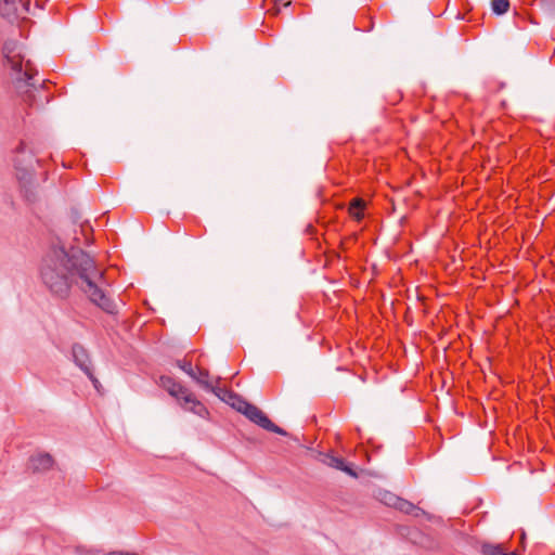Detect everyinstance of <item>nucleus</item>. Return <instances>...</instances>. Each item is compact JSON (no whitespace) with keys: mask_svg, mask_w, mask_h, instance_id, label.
Here are the masks:
<instances>
[{"mask_svg":"<svg viewBox=\"0 0 555 555\" xmlns=\"http://www.w3.org/2000/svg\"><path fill=\"white\" fill-rule=\"evenodd\" d=\"M39 279L47 292L55 299L66 300L77 286L90 301L109 314L118 312L117 305L105 292L108 282L104 271L81 248L52 245L39 264Z\"/></svg>","mask_w":555,"mask_h":555,"instance_id":"obj_1","label":"nucleus"},{"mask_svg":"<svg viewBox=\"0 0 555 555\" xmlns=\"http://www.w3.org/2000/svg\"><path fill=\"white\" fill-rule=\"evenodd\" d=\"M13 46L12 42H5L2 48L3 66L10 69L12 83L23 100L31 107H43L50 102L44 81L36 77L38 73L29 60L23 63L20 54H13Z\"/></svg>","mask_w":555,"mask_h":555,"instance_id":"obj_2","label":"nucleus"},{"mask_svg":"<svg viewBox=\"0 0 555 555\" xmlns=\"http://www.w3.org/2000/svg\"><path fill=\"white\" fill-rule=\"evenodd\" d=\"M159 386L164 388L171 397H173L180 406L192 412L203 418L208 416L207 408L186 387L176 382L170 376H160Z\"/></svg>","mask_w":555,"mask_h":555,"instance_id":"obj_3","label":"nucleus"},{"mask_svg":"<svg viewBox=\"0 0 555 555\" xmlns=\"http://www.w3.org/2000/svg\"><path fill=\"white\" fill-rule=\"evenodd\" d=\"M231 408H233L238 413L243 414L248 421L258 425L262 429L274 433L281 436H287V431L275 425L267 414L261 411L255 404L246 401L241 395L234 393L232 397H229V401L227 402Z\"/></svg>","mask_w":555,"mask_h":555,"instance_id":"obj_4","label":"nucleus"},{"mask_svg":"<svg viewBox=\"0 0 555 555\" xmlns=\"http://www.w3.org/2000/svg\"><path fill=\"white\" fill-rule=\"evenodd\" d=\"M37 162L33 152L23 142L20 143L13 157L18 181H28L34 178V164Z\"/></svg>","mask_w":555,"mask_h":555,"instance_id":"obj_5","label":"nucleus"},{"mask_svg":"<svg viewBox=\"0 0 555 555\" xmlns=\"http://www.w3.org/2000/svg\"><path fill=\"white\" fill-rule=\"evenodd\" d=\"M30 0H0V15L8 20L25 18L29 12Z\"/></svg>","mask_w":555,"mask_h":555,"instance_id":"obj_6","label":"nucleus"},{"mask_svg":"<svg viewBox=\"0 0 555 555\" xmlns=\"http://www.w3.org/2000/svg\"><path fill=\"white\" fill-rule=\"evenodd\" d=\"M72 360L85 374H89L93 370L89 351L79 343L72 345Z\"/></svg>","mask_w":555,"mask_h":555,"instance_id":"obj_7","label":"nucleus"},{"mask_svg":"<svg viewBox=\"0 0 555 555\" xmlns=\"http://www.w3.org/2000/svg\"><path fill=\"white\" fill-rule=\"evenodd\" d=\"M53 457L49 453H41L30 459V468L35 473H41L53 466Z\"/></svg>","mask_w":555,"mask_h":555,"instance_id":"obj_8","label":"nucleus"},{"mask_svg":"<svg viewBox=\"0 0 555 555\" xmlns=\"http://www.w3.org/2000/svg\"><path fill=\"white\" fill-rule=\"evenodd\" d=\"M323 462L327 466L341 470L353 478L358 477L357 472L349 464H347L343 457L325 455Z\"/></svg>","mask_w":555,"mask_h":555,"instance_id":"obj_9","label":"nucleus"},{"mask_svg":"<svg viewBox=\"0 0 555 555\" xmlns=\"http://www.w3.org/2000/svg\"><path fill=\"white\" fill-rule=\"evenodd\" d=\"M396 509L406 515H413L415 517H418L421 514H423V511L420 507L402 498H400L399 502L397 503Z\"/></svg>","mask_w":555,"mask_h":555,"instance_id":"obj_10","label":"nucleus"},{"mask_svg":"<svg viewBox=\"0 0 555 555\" xmlns=\"http://www.w3.org/2000/svg\"><path fill=\"white\" fill-rule=\"evenodd\" d=\"M482 555H515V552H506L502 545L485 542L480 545Z\"/></svg>","mask_w":555,"mask_h":555,"instance_id":"obj_11","label":"nucleus"},{"mask_svg":"<svg viewBox=\"0 0 555 555\" xmlns=\"http://www.w3.org/2000/svg\"><path fill=\"white\" fill-rule=\"evenodd\" d=\"M191 378L195 380L205 390H214V385L209 380V372L207 370L197 369V372L195 371V377Z\"/></svg>","mask_w":555,"mask_h":555,"instance_id":"obj_12","label":"nucleus"},{"mask_svg":"<svg viewBox=\"0 0 555 555\" xmlns=\"http://www.w3.org/2000/svg\"><path fill=\"white\" fill-rule=\"evenodd\" d=\"M20 182H21V185L23 189L25 199L30 204L36 203L38 201L39 196H38V192H37L36 188L33 185V179L28 180V181H20Z\"/></svg>","mask_w":555,"mask_h":555,"instance_id":"obj_13","label":"nucleus"},{"mask_svg":"<svg viewBox=\"0 0 555 555\" xmlns=\"http://www.w3.org/2000/svg\"><path fill=\"white\" fill-rule=\"evenodd\" d=\"M365 207V203L363 199L356 197L350 202L349 205V214L357 220H360L363 217V209Z\"/></svg>","mask_w":555,"mask_h":555,"instance_id":"obj_14","label":"nucleus"},{"mask_svg":"<svg viewBox=\"0 0 555 555\" xmlns=\"http://www.w3.org/2000/svg\"><path fill=\"white\" fill-rule=\"evenodd\" d=\"M267 5L271 4L268 9V12L272 14H279L281 12V7L287 8L292 4V0H264Z\"/></svg>","mask_w":555,"mask_h":555,"instance_id":"obj_15","label":"nucleus"},{"mask_svg":"<svg viewBox=\"0 0 555 555\" xmlns=\"http://www.w3.org/2000/svg\"><path fill=\"white\" fill-rule=\"evenodd\" d=\"M491 9L494 14L502 15L508 11L509 1L508 0H492Z\"/></svg>","mask_w":555,"mask_h":555,"instance_id":"obj_16","label":"nucleus"},{"mask_svg":"<svg viewBox=\"0 0 555 555\" xmlns=\"http://www.w3.org/2000/svg\"><path fill=\"white\" fill-rule=\"evenodd\" d=\"M400 496H397L396 494L385 491L384 493H380V501L390 507L396 508L397 503L399 502Z\"/></svg>","mask_w":555,"mask_h":555,"instance_id":"obj_17","label":"nucleus"},{"mask_svg":"<svg viewBox=\"0 0 555 555\" xmlns=\"http://www.w3.org/2000/svg\"><path fill=\"white\" fill-rule=\"evenodd\" d=\"M210 392H212L215 396H217L221 401L223 402H228L229 401V397L233 396L235 392L230 390V389H227V388H220V387H216L214 386V390H209Z\"/></svg>","mask_w":555,"mask_h":555,"instance_id":"obj_18","label":"nucleus"},{"mask_svg":"<svg viewBox=\"0 0 555 555\" xmlns=\"http://www.w3.org/2000/svg\"><path fill=\"white\" fill-rule=\"evenodd\" d=\"M176 365L186 373L190 377H195V370L192 366V363L186 360H176Z\"/></svg>","mask_w":555,"mask_h":555,"instance_id":"obj_19","label":"nucleus"},{"mask_svg":"<svg viewBox=\"0 0 555 555\" xmlns=\"http://www.w3.org/2000/svg\"><path fill=\"white\" fill-rule=\"evenodd\" d=\"M86 376L90 379V382L92 383L93 387L96 390H99L101 384H100L99 379L95 377L94 371L91 370L89 374H86Z\"/></svg>","mask_w":555,"mask_h":555,"instance_id":"obj_20","label":"nucleus"},{"mask_svg":"<svg viewBox=\"0 0 555 555\" xmlns=\"http://www.w3.org/2000/svg\"><path fill=\"white\" fill-rule=\"evenodd\" d=\"M70 216L74 223H78L81 219L80 214L76 209H72Z\"/></svg>","mask_w":555,"mask_h":555,"instance_id":"obj_21","label":"nucleus"},{"mask_svg":"<svg viewBox=\"0 0 555 555\" xmlns=\"http://www.w3.org/2000/svg\"><path fill=\"white\" fill-rule=\"evenodd\" d=\"M554 555H555V553H554Z\"/></svg>","mask_w":555,"mask_h":555,"instance_id":"obj_22","label":"nucleus"}]
</instances>
